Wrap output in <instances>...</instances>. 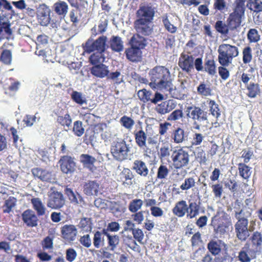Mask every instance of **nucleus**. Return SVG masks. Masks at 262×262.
Wrapping results in <instances>:
<instances>
[{"instance_id":"obj_1","label":"nucleus","mask_w":262,"mask_h":262,"mask_svg":"<svg viewBox=\"0 0 262 262\" xmlns=\"http://www.w3.org/2000/svg\"><path fill=\"white\" fill-rule=\"evenodd\" d=\"M151 82L149 86L152 89L165 90L172 97L180 99L181 97L176 94V90L173 88L170 73L169 70L163 66H157L149 72Z\"/></svg>"},{"instance_id":"obj_2","label":"nucleus","mask_w":262,"mask_h":262,"mask_svg":"<svg viewBox=\"0 0 262 262\" xmlns=\"http://www.w3.org/2000/svg\"><path fill=\"white\" fill-rule=\"evenodd\" d=\"M250 214L249 212H244L243 209L235 210V217L237 220L234 225L235 232L238 239L242 241H246L250 235L249 232H252L254 229L253 221L250 222V225L248 227L249 221L247 217Z\"/></svg>"},{"instance_id":"obj_3","label":"nucleus","mask_w":262,"mask_h":262,"mask_svg":"<svg viewBox=\"0 0 262 262\" xmlns=\"http://www.w3.org/2000/svg\"><path fill=\"white\" fill-rule=\"evenodd\" d=\"M186 116L193 122L194 128L198 130H205L209 125V114L199 106H190L186 108Z\"/></svg>"},{"instance_id":"obj_4","label":"nucleus","mask_w":262,"mask_h":262,"mask_svg":"<svg viewBox=\"0 0 262 262\" xmlns=\"http://www.w3.org/2000/svg\"><path fill=\"white\" fill-rule=\"evenodd\" d=\"M131 141L127 143L124 139H117L112 143L111 151L115 159L119 161L130 159L133 154Z\"/></svg>"},{"instance_id":"obj_5","label":"nucleus","mask_w":262,"mask_h":262,"mask_svg":"<svg viewBox=\"0 0 262 262\" xmlns=\"http://www.w3.org/2000/svg\"><path fill=\"white\" fill-rule=\"evenodd\" d=\"M106 41V37L102 36L93 42L90 39L86 42L84 47L85 52L91 53L97 51V53L98 54V55L94 54L90 56V60L93 64H96L98 62L103 61L102 53L105 50Z\"/></svg>"},{"instance_id":"obj_6","label":"nucleus","mask_w":262,"mask_h":262,"mask_svg":"<svg viewBox=\"0 0 262 262\" xmlns=\"http://www.w3.org/2000/svg\"><path fill=\"white\" fill-rule=\"evenodd\" d=\"M218 61L223 67H228L239 54L238 48L228 43L221 44L217 49Z\"/></svg>"},{"instance_id":"obj_7","label":"nucleus","mask_w":262,"mask_h":262,"mask_svg":"<svg viewBox=\"0 0 262 262\" xmlns=\"http://www.w3.org/2000/svg\"><path fill=\"white\" fill-rule=\"evenodd\" d=\"M157 12L156 4L151 3H141L136 12V19L153 21Z\"/></svg>"},{"instance_id":"obj_8","label":"nucleus","mask_w":262,"mask_h":262,"mask_svg":"<svg viewBox=\"0 0 262 262\" xmlns=\"http://www.w3.org/2000/svg\"><path fill=\"white\" fill-rule=\"evenodd\" d=\"M171 158L173 167L176 169H180L188 165L190 156L187 150L183 148H180L173 150Z\"/></svg>"},{"instance_id":"obj_9","label":"nucleus","mask_w":262,"mask_h":262,"mask_svg":"<svg viewBox=\"0 0 262 262\" xmlns=\"http://www.w3.org/2000/svg\"><path fill=\"white\" fill-rule=\"evenodd\" d=\"M151 21L136 19L134 22V28L138 34L149 36L154 33V25Z\"/></svg>"},{"instance_id":"obj_10","label":"nucleus","mask_w":262,"mask_h":262,"mask_svg":"<svg viewBox=\"0 0 262 262\" xmlns=\"http://www.w3.org/2000/svg\"><path fill=\"white\" fill-rule=\"evenodd\" d=\"M245 10L243 7L237 4L234 11L231 13L228 19L230 30H233L239 27L244 16Z\"/></svg>"},{"instance_id":"obj_11","label":"nucleus","mask_w":262,"mask_h":262,"mask_svg":"<svg viewBox=\"0 0 262 262\" xmlns=\"http://www.w3.org/2000/svg\"><path fill=\"white\" fill-rule=\"evenodd\" d=\"M65 204V200L60 192L53 191L49 195L47 206L54 209H58L62 207Z\"/></svg>"},{"instance_id":"obj_12","label":"nucleus","mask_w":262,"mask_h":262,"mask_svg":"<svg viewBox=\"0 0 262 262\" xmlns=\"http://www.w3.org/2000/svg\"><path fill=\"white\" fill-rule=\"evenodd\" d=\"M36 9L37 17L40 25L47 26L51 19L50 17L51 10L49 7L46 4H42L39 5Z\"/></svg>"},{"instance_id":"obj_13","label":"nucleus","mask_w":262,"mask_h":262,"mask_svg":"<svg viewBox=\"0 0 262 262\" xmlns=\"http://www.w3.org/2000/svg\"><path fill=\"white\" fill-rule=\"evenodd\" d=\"M77 233V229L74 225H64L61 228V237L68 243H72L76 240Z\"/></svg>"},{"instance_id":"obj_14","label":"nucleus","mask_w":262,"mask_h":262,"mask_svg":"<svg viewBox=\"0 0 262 262\" xmlns=\"http://www.w3.org/2000/svg\"><path fill=\"white\" fill-rule=\"evenodd\" d=\"M179 66L181 69L189 73L194 69V57L192 55L182 53L179 59Z\"/></svg>"},{"instance_id":"obj_15","label":"nucleus","mask_w":262,"mask_h":262,"mask_svg":"<svg viewBox=\"0 0 262 262\" xmlns=\"http://www.w3.org/2000/svg\"><path fill=\"white\" fill-rule=\"evenodd\" d=\"M60 164L61 171L66 174H71L75 170L76 164L72 158L65 156L60 159Z\"/></svg>"},{"instance_id":"obj_16","label":"nucleus","mask_w":262,"mask_h":262,"mask_svg":"<svg viewBox=\"0 0 262 262\" xmlns=\"http://www.w3.org/2000/svg\"><path fill=\"white\" fill-rule=\"evenodd\" d=\"M24 223L29 227H35L38 225V215L31 209H27L21 214Z\"/></svg>"},{"instance_id":"obj_17","label":"nucleus","mask_w":262,"mask_h":262,"mask_svg":"<svg viewBox=\"0 0 262 262\" xmlns=\"http://www.w3.org/2000/svg\"><path fill=\"white\" fill-rule=\"evenodd\" d=\"M33 176L42 181L54 183L55 181L54 176L49 171L40 168H35L32 169Z\"/></svg>"},{"instance_id":"obj_18","label":"nucleus","mask_w":262,"mask_h":262,"mask_svg":"<svg viewBox=\"0 0 262 262\" xmlns=\"http://www.w3.org/2000/svg\"><path fill=\"white\" fill-rule=\"evenodd\" d=\"M226 244L220 239H212L207 244L208 251L214 256L219 255L222 249L226 247Z\"/></svg>"},{"instance_id":"obj_19","label":"nucleus","mask_w":262,"mask_h":262,"mask_svg":"<svg viewBox=\"0 0 262 262\" xmlns=\"http://www.w3.org/2000/svg\"><path fill=\"white\" fill-rule=\"evenodd\" d=\"M176 107L175 101L173 100H168L158 104L156 107V111L161 115H164L171 112Z\"/></svg>"},{"instance_id":"obj_20","label":"nucleus","mask_w":262,"mask_h":262,"mask_svg":"<svg viewBox=\"0 0 262 262\" xmlns=\"http://www.w3.org/2000/svg\"><path fill=\"white\" fill-rule=\"evenodd\" d=\"M33 209L36 211L38 216L46 215L47 210L45 205L39 198H33L31 199Z\"/></svg>"},{"instance_id":"obj_21","label":"nucleus","mask_w":262,"mask_h":262,"mask_svg":"<svg viewBox=\"0 0 262 262\" xmlns=\"http://www.w3.org/2000/svg\"><path fill=\"white\" fill-rule=\"evenodd\" d=\"M254 257V252L248 244H246L238 253V258L241 262H250Z\"/></svg>"},{"instance_id":"obj_22","label":"nucleus","mask_w":262,"mask_h":262,"mask_svg":"<svg viewBox=\"0 0 262 262\" xmlns=\"http://www.w3.org/2000/svg\"><path fill=\"white\" fill-rule=\"evenodd\" d=\"M109 72L108 67L102 63L96 64L91 69V73L94 76L100 78L107 77Z\"/></svg>"},{"instance_id":"obj_23","label":"nucleus","mask_w":262,"mask_h":262,"mask_svg":"<svg viewBox=\"0 0 262 262\" xmlns=\"http://www.w3.org/2000/svg\"><path fill=\"white\" fill-rule=\"evenodd\" d=\"M133 169L134 170L137 174L143 177L147 176L149 173V170L145 162L140 160H136L134 161L133 165Z\"/></svg>"},{"instance_id":"obj_24","label":"nucleus","mask_w":262,"mask_h":262,"mask_svg":"<svg viewBox=\"0 0 262 262\" xmlns=\"http://www.w3.org/2000/svg\"><path fill=\"white\" fill-rule=\"evenodd\" d=\"M69 9L68 4L61 0L55 2L53 6V11L61 17H64L67 14Z\"/></svg>"},{"instance_id":"obj_25","label":"nucleus","mask_w":262,"mask_h":262,"mask_svg":"<svg viewBox=\"0 0 262 262\" xmlns=\"http://www.w3.org/2000/svg\"><path fill=\"white\" fill-rule=\"evenodd\" d=\"M99 184L95 181H89L83 186V192L87 195H97L99 189Z\"/></svg>"},{"instance_id":"obj_26","label":"nucleus","mask_w":262,"mask_h":262,"mask_svg":"<svg viewBox=\"0 0 262 262\" xmlns=\"http://www.w3.org/2000/svg\"><path fill=\"white\" fill-rule=\"evenodd\" d=\"M127 58L132 62H137L141 58L142 52L138 48L131 46L125 51Z\"/></svg>"},{"instance_id":"obj_27","label":"nucleus","mask_w":262,"mask_h":262,"mask_svg":"<svg viewBox=\"0 0 262 262\" xmlns=\"http://www.w3.org/2000/svg\"><path fill=\"white\" fill-rule=\"evenodd\" d=\"M188 211V205L186 202L184 200L177 202L172 209L173 213L179 217H183Z\"/></svg>"},{"instance_id":"obj_28","label":"nucleus","mask_w":262,"mask_h":262,"mask_svg":"<svg viewBox=\"0 0 262 262\" xmlns=\"http://www.w3.org/2000/svg\"><path fill=\"white\" fill-rule=\"evenodd\" d=\"M104 234L107 237L108 250L114 251L117 248L120 243V237L117 235H112L107 232V230H103Z\"/></svg>"},{"instance_id":"obj_29","label":"nucleus","mask_w":262,"mask_h":262,"mask_svg":"<svg viewBox=\"0 0 262 262\" xmlns=\"http://www.w3.org/2000/svg\"><path fill=\"white\" fill-rule=\"evenodd\" d=\"M66 194L71 203L82 206L84 204L82 197L77 192H74L72 189L66 188L64 190Z\"/></svg>"},{"instance_id":"obj_30","label":"nucleus","mask_w":262,"mask_h":262,"mask_svg":"<svg viewBox=\"0 0 262 262\" xmlns=\"http://www.w3.org/2000/svg\"><path fill=\"white\" fill-rule=\"evenodd\" d=\"M134 136L137 145L141 148L146 147L147 135L145 132L141 129L134 132Z\"/></svg>"},{"instance_id":"obj_31","label":"nucleus","mask_w":262,"mask_h":262,"mask_svg":"<svg viewBox=\"0 0 262 262\" xmlns=\"http://www.w3.org/2000/svg\"><path fill=\"white\" fill-rule=\"evenodd\" d=\"M144 36L136 33L130 39L131 46L138 48L140 50L143 49L147 45V39Z\"/></svg>"},{"instance_id":"obj_32","label":"nucleus","mask_w":262,"mask_h":262,"mask_svg":"<svg viewBox=\"0 0 262 262\" xmlns=\"http://www.w3.org/2000/svg\"><path fill=\"white\" fill-rule=\"evenodd\" d=\"M110 47L115 52H119L123 51L124 46L123 41L120 37L113 36L110 40Z\"/></svg>"},{"instance_id":"obj_33","label":"nucleus","mask_w":262,"mask_h":262,"mask_svg":"<svg viewBox=\"0 0 262 262\" xmlns=\"http://www.w3.org/2000/svg\"><path fill=\"white\" fill-rule=\"evenodd\" d=\"M108 21L106 19H102L91 29L92 36H96L97 35L105 32L107 29Z\"/></svg>"},{"instance_id":"obj_34","label":"nucleus","mask_w":262,"mask_h":262,"mask_svg":"<svg viewBox=\"0 0 262 262\" xmlns=\"http://www.w3.org/2000/svg\"><path fill=\"white\" fill-rule=\"evenodd\" d=\"M107 79L111 80L114 85H119L121 83H124V76L120 71H116L108 74Z\"/></svg>"},{"instance_id":"obj_35","label":"nucleus","mask_w":262,"mask_h":262,"mask_svg":"<svg viewBox=\"0 0 262 262\" xmlns=\"http://www.w3.org/2000/svg\"><path fill=\"white\" fill-rule=\"evenodd\" d=\"M57 121L58 123L64 127L65 131L68 132L72 122V118L69 114H66L64 116H59L57 117Z\"/></svg>"},{"instance_id":"obj_36","label":"nucleus","mask_w":262,"mask_h":262,"mask_svg":"<svg viewBox=\"0 0 262 262\" xmlns=\"http://www.w3.org/2000/svg\"><path fill=\"white\" fill-rule=\"evenodd\" d=\"M198 93L205 97L211 96L212 94V90L211 89L210 83H205L204 82H201L197 87Z\"/></svg>"},{"instance_id":"obj_37","label":"nucleus","mask_w":262,"mask_h":262,"mask_svg":"<svg viewBox=\"0 0 262 262\" xmlns=\"http://www.w3.org/2000/svg\"><path fill=\"white\" fill-rule=\"evenodd\" d=\"M104 233L103 229L101 232L96 231L94 233L93 237V244L96 248H100L104 244Z\"/></svg>"},{"instance_id":"obj_38","label":"nucleus","mask_w":262,"mask_h":262,"mask_svg":"<svg viewBox=\"0 0 262 262\" xmlns=\"http://www.w3.org/2000/svg\"><path fill=\"white\" fill-rule=\"evenodd\" d=\"M16 199L10 196L7 200H5L4 205L2 206V210L4 213H9L12 211L13 208L15 206Z\"/></svg>"},{"instance_id":"obj_39","label":"nucleus","mask_w":262,"mask_h":262,"mask_svg":"<svg viewBox=\"0 0 262 262\" xmlns=\"http://www.w3.org/2000/svg\"><path fill=\"white\" fill-rule=\"evenodd\" d=\"M247 89L248 91L247 95L250 98H255L260 93V89L257 83H250L247 85Z\"/></svg>"},{"instance_id":"obj_40","label":"nucleus","mask_w":262,"mask_h":262,"mask_svg":"<svg viewBox=\"0 0 262 262\" xmlns=\"http://www.w3.org/2000/svg\"><path fill=\"white\" fill-rule=\"evenodd\" d=\"M188 211L187 216L189 219H193L199 213L200 206L196 202H191L188 205Z\"/></svg>"},{"instance_id":"obj_41","label":"nucleus","mask_w":262,"mask_h":262,"mask_svg":"<svg viewBox=\"0 0 262 262\" xmlns=\"http://www.w3.org/2000/svg\"><path fill=\"white\" fill-rule=\"evenodd\" d=\"M80 159L84 166L91 169L92 168L94 163L96 161V159L94 157L88 154H82Z\"/></svg>"},{"instance_id":"obj_42","label":"nucleus","mask_w":262,"mask_h":262,"mask_svg":"<svg viewBox=\"0 0 262 262\" xmlns=\"http://www.w3.org/2000/svg\"><path fill=\"white\" fill-rule=\"evenodd\" d=\"M203 71L207 72L210 75H214L216 73L215 61L212 59H207L205 62Z\"/></svg>"},{"instance_id":"obj_43","label":"nucleus","mask_w":262,"mask_h":262,"mask_svg":"<svg viewBox=\"0 0 262 262\" xmlns=\"http://www.w3.org/2000/svg\"><path fill=\"white\" fill-rule=\"evenodd\" d=\"M172 139L174 143L179 144L185 140L184 130L181 128H178L173 131Z\"/></svg>"},{"instance_id":"obj_44","label":"nucleus","mask_w":262,"mask_h":262,"mask_svg":"<svg viewBox=\"0 0 262 262\" xmlns=\"http://www.w3.org/2000/svg\"><path fill=\"white\" fill-rule=\"evenodd\" d=\"M162 23L165 29L169 33L174 34L177 31V27L171 23L168 18L167 15L166 14L162 16Z\"/></svg>"},{"instance_id":"obj_45","label":"nucleus","mask_w":262,"mask_h":262,"mask_svg":"<svg viewBox=\"0 0 262 262\" xmlns=\"http://www.w3.org/2000/svg\"><path fill=\"white\" fill-rule=\"evenodd\" d=\"M247 6L254 12L262 11V2L260 0H249Z\"/></svg>"},{"instance_id":"obj_46","label":"nucleus","mask_w":262,"mask_h":262,"mask_svg":"<svg viewBox=\"0 0 262 262\" xmlns=\"http://www.w3.org/2000/svg\"><path fill=\"white\" fill-rule=\"evenodd\" d=\"M143 204L141 199H134L129 204L128 209L132 213H135L140 209Z\"/></svg>"},{"instance_id":"obj_47","label":"nucleus","mask_w":262,"mask_h":262,"mask_svg":"<svg viewBox=\"0 0 262 262\" xmlns=\"http://www.w3.org/2000/svg\"><path fill=\"white\" fill-rule=\"evenodd\" d=\"M72 99L74 101L80 105L86 104V99L84 95L81 93L74 91L71 94Z\"/></svg>"},{"instance_id":"obj_48","label":"nucleus","mask_w":262,"mask_h":262,"mask_svg":"<svg viewBox=\"0 0 262 262\" xmlns=\"http://www.w3.org/2000/svg\"><path fill=\"white\" fill-rule=\"evenodd\" d=\"M137 95L139 99L144 103L149 101H151V92L149 91H147L145 89L139 90L138 92Z\"/></svg>"},{"instance_id":"obj_49","label":"nucleus","mask_w":262,"mask_h":262,"mask_svg":"<svg viewBox=\"0 0 262 262\" xmlns=\"http://www.w3.org/2000/svg\"><path fill=\"white\" fill-rule=\"evenodd\" d=\"M215 28L217 32L224 35L227 34L230 29L229 25H226L221 20H217L215 23Z\"/></svg>"},{"instance_id":"obj_50","label":"nucleus","mask_w":262,"mask_h":262,"mask_svg":"<svg viewBox=\"0 0 262 262\" xmlns=\"http://www.w3.org/2000/svg\"><path fill=\"white\" fill-rule=\"evenodd\" d=\"M120 179L122 181L124 182H127V184H131V182H128L127 181H130L134 178V175L132 171L128 168H124L120 173Z\"/></svg>"},{"instance_id":"obj_51","label":"nucleus","mask_w":262,"mask_h":262,"mask_svg":"<svg viewBox=\"0 0 262 262\" xmlns=\"http://www.w3.org/2000/svg\"><path fill=\"white\" fill-rule=\"evenodd\" d=\"M239 174L244 179H247L251 175V168L243 163H239L238 165Z\"/></svg>"},{"instance_id":"obj_52","label":"nucleus","mask_w":262,"mask_h":262,"mask_svg":"<svg viewBox=\"0 0 262 262\" xmlns=\"http://www.w3.org/2000/svg\"><path fill=\"white\" fill-rule=\"evenodd\" d=\"M72 130L76 136L81 137L84 132V128L82 126V122L80 121H75L74 122Z\"/></svg>"},{"instance_id":"obj_53","label":"nucleus","mask_w":262,"mask_h":262,"mask_svg":"<svg viewBox=\"0 0 262 262\" xmlns=\"http://www.w3.org/2000/svg\"><path fill=\"white\" fill-rule=\"evenodd\" d=\"M120 122L124 127L128 130H130L135 124L134 120L126 116L122 117L120 118Z\"/></svg>"},{"instance_id":"obj_54","label":"nucleus","mask_w":262,"mask_h":262,"mask_svg":"<svg viewBox=\"0 0 262 262\" xmlns=\"http://www.w3.org/2000/svg\"><path fill=\"white\" fill-rule=\"evenodd\" d=\"M195 180L192 177H189L184 180V182L180 186V188L182 190H187L195 186Z\"/></svg>"},{"instance_id":"obj_55","label":"nucleus","mask_w":262,"mask_h":262,"mask_svg":"<svg viewBox=\"0 0 262 262\" xmlns=\"http://www.w3.org/2000/svg\"><path fill=\"white\" fill-rule=\"evenodd\" d=\"M0 60L6 64H10L12 61V53L9 50L3 51L0 57Z\"/></svg>"},{"instance_id":"obj_56","label":"nucleus","mask_w":262,"mask_h":262,"mask_svg":"<svg viewBox=\"0 0 262 262\" xmlns=\"http://www.w3.org/2000/svg\"><path fill=\"white\" fill-rule=\"evenodd\" d=\"M169 173V170L166 166L161 165L158 169L157 179L163 180L166 179Z\"/></svg>"},{"instance_id":"obj_57","label":"nucleus","mask_w":262,"mask_h":262,"mask_svg":"<svg viewBox=\"0 0 262 262\" xmlns=\"http://www.w3.org/2000/svg\"><path fill=\"white\" fill-rule=\"evenodd\" d=\"M223 217L227 221L226 225L224 226L223 224H221L216 229V231L221 234L225 233L226 232L225 228L228 227L229 226H232V222L229 215L226 213H224Z\"/></svg>"},{"instance_id":"obj_58","label":"nucleus","mask_w":262,"mask_h":262,"mask_svg":"<svg viewBox=\"0 0 262 262\" xmlns=\"http://www.w3.org/2000/svg\"><path fill=\"white\" fill-rule=\"evenodd\" d=\"M243 61L245 64L251 62L252 58V50L250 47L245 48L243 51Z\"/></svg>"},{"instance_id":"obj_59","label":"nucleus","mask_w":262,"mask_h":262,"mask_svg":"<svg viewBox=\"0 0 262 262\" xmlns=\"http://www.w3.org/2000/svg\"><path fill=\"white\" fill-rule=\"evenodd\" d=\"M77 257V253L73 248H68L66 251V258L69 262H73Z\"/></svg>"},{"instance_id":"obj_60","label":"nucleus","mask_w":262,"mask_h":262,"mask_svg":"<svg viewBox=\"0 0 262 262\" xmlns=\"http://www.w3.org/2000/svg\"><path fill=\"white\" fill-rule=\"evenodd\" d=\"M248 39L251 42H256L260 39L258 31L255 29H251L247 34Z\"/></svg>"},{"instance_id":"obj_61","label":"nucleus","mask_w":262,"mask_h":262,"mask_svg":"<svg viewBox=\"0 0 262 262\" xmlns=\"http://www.w3.org/2000/svg\"><path fill=\"white\" fill-rule=\"evenodd\" d=\"M159 156L161 159H164L170 156V148L168 144H163L160 149Z\"/></svg>"},{"instance_id":"obj_62","label":"nucleus","mask_w":262,"mask_h":262,"mask_svg":"<svg viewBox=\"0 0 262 262\" xmlns=\"http://www.w3.org/2000/svg\"><path fill=\"white\" fill-rule=\"evenodd\" d=\"M183 117V113L181 110H176L173 111L167 117V120L168 121H177Z\"/></svg>"},{"instance_id":"obj_63","label":"nucleus","mask_w":262,"mask_h":262,"mask_svg":"<svg viewBox=\"0 0 262 262\" xmlns=\"http://www.w3.org/2000/svg\"><path fill=\"white\" fill-rule=\"evenodd\" d=\"M210 111L212 116L215 117L216 118H218L220 116V109L219 106L215 103L213 100H210L209 102Z\"/></svg>"},{"instance_id":"obj_64","label":"nucleus","mask_w":262,"mask_h":262,"mask_svg":"<svg viewBox=\"0 0 262 262\" xmlns=\"http://www.w3.org/2000/svg\"><path fill=\"white\" fill-rule=\"evenodd\" d=\"M132 234L134 238L137 240L139 243L143 244V240L144 239V234L143 231L139 228H135L133 230Z\"/></svg>"}]
</instances>
